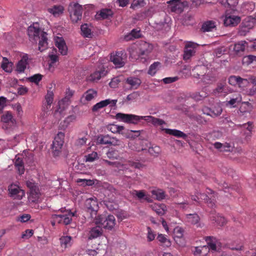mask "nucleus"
Instances as JSON below:
<instances>
[{
    "mask_svg": "<svg viewBox=\"0 0 256 256\" xmlns=\"http://www.w3.org/2000/svg\"><path fill=\"white\" fill-rule=\"evenodd\" d=\"M28 34L30 40L36 41L39 40L38 50L40 52L45 50L48 47L47 34L40 28L38 24H34L30 26L28 30Z\"/></svg>",
    "mask_w": 256,
    "mask_h": 256,
    "instance_id": "f257e3e1",
    "label": "nucleus"
},
{
    "mask_svg": "<svg viewBox=\"0 0 256 256\" xmlns=\"http://www.w3.org/2000/svg\"><path fill=\"white\" fill-rule=\"evenodd\" d=\"M152 50V46L146 42H141L137 48L132 50L130 54L131 57L136 60H140L142 62L148 58V54Z\"/></svg>",
    "mask_w": 256,
    "mask_h": 256,
    "instance_id": "f03ea898",
    "label": "nucleus"
},
{
    "mask_svg": "<svg viewBox=\"0 0 256 256\" xmlns=\"http://www.w3.org/2000/svg\"><path fill=\"white\" fill-rule=\"evenodd\" d=\"M74 216H75L74 212L65 208H62L58 211L57 214H52V218L56 222L68 225L71 222L72 217Z\"/></svg>",
    "mask_w": 256,
    "mask_h": 256,
    "instance_id": "7ed1b4c3",
    "label": "nucleus"
},
{
    "mask_svg": "<svg viewBox=\"0 0 256 256\" xmlns=\"http://www.w3.org/2000/svg\"><path fill=\"white\" fill-rule=\"evenodd\" d=\"M95 218L98 220L96 222L100 223L102 228L111 230L114 228L116 224V218L112 214L108 215V216L100 214L97 216Z\"/></svg>",
    "mask_w": 256,
    "mask_h": 256,
    "instance_id": "20e7f679",
    "label": "nucleus"
},
{
    "mask_svg": "<svg viewBox=\"0 0 256 256\" xmlns=\"http://www.w3.org/2000/svg\"><path fill=\"white\" fill-rule=\"evenodd\" d=\"M145 116H139L132 114L118 113L116 116V120L127 124H138L141 120H144Z\"/></svg>",
    "mask_w": 256,
    "mask_h": 256,
    "instance_id": "39448f33",
    "label": "nucleus"
},
{
    "mask_svg": "<svg viewBox=\"0 0 256 256\" xmlns=\"http://www.w3.org/2000/svg\"><path fill=\"white\" fill-rule=\"evenodd\" d=\"M208 190L210 192V194H212L210 198L207 194L196 192L194 196H191V199L196 202H198L200 199L203 200L207 203L208 206L212 208L214 207L216 205V196L214 192L212 190L209 189Z\"/></svg>",
    "mask_w": 256,
    "mask_h": 256,
    "instance_id": "423d86ee",
    "label": "nucleus"
},
{
    "mask_svg": "<svg viewBox=\"0 0 256 256\" xmlns=\"http://www.w3.org/2000/svg\"><path fill=\"white\" fill-rule=\"evenodd\" d=\"M98 220L96 218L90 223L88 234V239L93 240L102 236L103 234L102 228L100 224L96 222Z\"/></svg>",
    "mask_w": 256,
    "mask_h": 256,
    "instance_id": "0eeeda50",
    "label": "nucleus"
},
{
    "mask_svg": "<svg viewBox=\"0 0 256 256\" xmlns=\"http://www.w3.org/2000/svg\"><path fill=\"white\" fill-rule=\"evenodd\" d=\"M70 19L72 22H78L82 19V6L77 3L71 4L68 8Z\"/></svg>",
    "mask_w": 256,
    "mask_h": 256,
    "instance_id": "6e6552de",
    "label": "nucleus"
},
{
    "mask_svg": "<svg viewBox=\"0 0 256 256\" xmlns=\"http://www.w3.org/2000/svg\"><path fill=\"white\" fill-rule=\"evenodd\" d=\"M169 8L172 12L180 13L184 8L188 7L190 4L188 0H170L167 2Z\"/></svg>",
    "mask_w": 256,
    "mask_h": 256,
    "instance_id": "1a4fd4ad",
    "label": "nucleus"
},
{
    "mask_svg": "<svg viewBox=\"0 0 256 256\" xmlns=\"http://www.w3.org/2000/svg\"><path fill=\"white\" fill-rule=\"evenodd\" d=\"M240 16L234 15L230 10H226L224 20V26L230 27L236 26L240 22Z\"/></svg>",
    "mask_w": 256,
    "mask_h": 256,
    "instance_id": "9d476101",
    "label": "nucleus"
},
{
    "mask_svg": "<svg viewBox=\"0 0 256 256\" xmlns=\"http://www.w3.org/2000/svg\"><path fill=\"white\" fill-rule=\"evenodd\" d=\"M194 76L202 80L204 83L208 84L212 80L207 78L208 74H206L208 72V68L204 66H198L194 68L192 70Z\"/></svg>",
    "mask_w": 256,
    "mask_h": 256,
    "instance_id": "9b49d317",
    "label": "nucleus"
},
{
    "mask_svg": "<svg viewBox=\"0 0 256 256\" xmlns=\"http://www.w3.org/2000/svg\"><path fill=\"white\" fill-rule=\"evenodd\" d=\"M126 56L122 52H118L115 54H112L110 60L114 63L116 68H122L126 64Z\"/></svg>",
    "mask_w": 256,
    "mask_h": 256,
    "instance_id": "f8f14e48",
    "label": "nucleus"
},
{
    "mask_svg": "<svg viewBox=\"0 0 256 256\" xmlns=\"http://www.w3.org/2000/svg\"><path fill=\"white\" fill-rule=\"evenodd\" d=\"M85 206L87 212L90 214L92 218H95L97 216L98 206L96 198H90L87 199L85 202Z\"/></svg>",
    "mask_w": 256,
    "mask_h": 256,
    "instance_id": "ddd939ff",
    "label": "nucleus"
},
{
    "mask_svg": "<svg viewBox=\"0 0 256 256\" xmlns=\"http://www.w3.org/2000/svg\"><path fill=\"white\" fill-rule=\"evenodd\" d=\"M197 46L196 44L192 42H188L186 44L183 54V59L185 61L188 60L194 55Z\"/></svg>",
    "mask_w": 256,
    "mask_h": 256,
    "instance_id": "4468645a",
    "label": "nucleus"
},
{
    "mask_svg": "<svg viewBox=\"0 0 256 256\" xmlns=\"http://www.w3.org/2000/svg\"><path fill=\"white\" fill-rule=\"evenodd\" d=\"M10 196L14 199L21 200L25 195L24 190L16 184H10L8 188Z\"/></svg>",
    "mask_w": 256,
    "mask_h": 256,
    "instance_id": "2eb2a0df",
    "label": "nucleus"
},
{
    "mask_svg": "<svg viewBox=\"0 0 256 256\" xmlns=\"http://www.w3.org/2000/svg\"><path fill=\"white\" fill-rule=\"evenodd\" d=\"M214 147L222 152H238L239 150L234 148V144L232 142H224L222 144L219 142H216L214 144Z\"/></svg>",
    "mask_w": 256,
    "mask_h": 256,
    "instance_id": "dca6fc26",
    "label": "nucleus"
},
{
    "mask_svg": "<svg viewBox=\"0 0 256 256\" xmlns=\"http://www.w3.org/2000/svg\"><path fill=\"white\" fill-rule=\"evenodd\" d=\"M188 222L195 226L197 228H202L204 226V223L200 222V218L197 214H186Z\"/></svg>",
    "mask_w": 256,
    "mask_h": 256,
    "instance_id": "f3484780",
    "label": "nucleus"
},
{
    "mask_svg": "<svg viewBox=\"0 0 256 256\" xmlns=\"http://www.w3.org/2000/svg\"><path fill=\"white\" fill-rule=\"evenodd\" d=\"M54 100V93L52 91L48 90L47 94L45 96V102L43 104L42 110L44 114H47L48 112L50 109L51 104Z\"/></svg>",
    "mask_w": 256,
    "mask_h": 256,
    "instance_id": "a211bd4d",
    "label": "nucleus"
},
{
    "mask_svg": "<svg viewBox=\"0 0 256 256\" xmlns=\"http://www.w3.org/2000/svg\"><path fill=\"white\" fill-rule=\"evenodd\" d=\"M107 71L105 68L103 66L100 68L98 70H96L92 74L88 77V80L91 82H97L100 80L102 77H104L106 74Z\"/></svg>",
    "mask_w": 256,
    "mask_h": 256,
    "instance_id": "6ab92c4d",
    "label": "nucleus"
},
{
    "mask_svg": "<svg viewBox=\"0 0 256 256\" xmlns=\"http://www.w3.org/2000/svg\"><path fill=\"white\" fill-rule=\"evenodd\" d=\"M219 3L224 6L227 10L234 13L238 3V0H219Z\"/></svg>",
    "mask_w": 256,
    "mask_h": 256,
    "instance_id": "aec40b11",
    "label": "nucleus"
},
{
    "mask_svg": "<svg viewBox=\"0 0 256 256\" xmlns=\"http://www.w3.org/2000/svg\"><path fill=\"white\" fill-rule=\"evenodd\" d=\"M1 120L4 123L8 124L10 127L14 126L16 124V120L10 112H4L1 116Z\"/></svg>",
    "mask_w": 256,
    "mask_h": 256,
    "instance_id": "412c9836",
    "label": "nucleus"
},
{
    "mask_svg": "<svg viewBox=\"0 0 256 256\" xmlns=\"http://www.w3.org/2000/svg\"><path fill=\"white\" fill-rule=\"evenodd\" d=\"M248 47V43L245 41H240L234 44L232 46V50L235 54L240 56Z\"/></svg>",
    "mask_w": 256,
    "mask_h": 256,
    "instance_id": "4be33fe9",
    "label": "nucleus"
},
{
    "mask_svg": "<svg viewBox=\"0 0 256 256\" xmlns=\"http://www.w3.org/2000/svg\"><path fill=\"white\" fill-rule=\"evenodd\" d=\"M117 102L116 100H110V99H107L104 100H102L95 105H94L92 108V110L93 112H97L100 109L102 108L108 104H112V106H115Z\"/></svg>",
    "mask_w": 256,
    "mask_h": 256,
    "instance_id": "5701e85b",
    "label": "nucleus"
},
{
    "mask_svg": "<svg viewBox=\"0 0 256 256\" xmlns=\"http://www.w3.org/2000/svg\"><path fill=\"white\" fill-rule=\"evenodd\" d=\"M28 56L27 54L23 55L21 60L16 64V70L20 72H24L28 64Z\"/></svg>",
    "mask_w": 256,
    "mask_h": 256,
    "instance_id": "b1692460",
    "label": "nucleus"
},
{
    "mask_svg": "<svg viewBox=\"0 0 256 256\" xmlns=\"http://www.w3.org/2000/svg\"><path fill=\"white\" fill-rule=\"evenodd\" d=\"M55 43L61 54L66 55L68 52V48L64 40L62 38L57 37L55 40Z\"/></svg>",
    "mask_w": 256,
    "mask_h": 256,
    "instance_id": "393cba45",
    "label": "nucleus"
},
{
    "mask_svg": "<svg viewBox=\"0 0 256 256\" xmlns=\"http://www.w3.org/2000/svg\"><path fill=\"white\" fill-rule=\"evenodd\" d=\"M60 241V246L64 250L70 247L73 243L72 237L68 236H61Z\"/></svg>",
    "mask_w": 256,
    "mask_h": 256,
    "instance_id": "a878e982",
    "label": "nucleus"
},
{
    "mask_svg": "<svg viewBox=\"0 0 256 256\" xmlns=\"http://www.w3.org/2000/svg\"><path fill=\"white\" fill-rule=\"evenodd\" d=\"M208 112H204L208 115L212 117H216L219 116L222 112V109L221 106L217 104L214 106L212 108L206 109Z\"/></svg>",
    "mask_w": 256,
    "mask_h": 256,
    "instance_id": "bb28decb",
    "label": "nucleus"
},
{
    "mask_svg": "<svg viewBox=\"0 0 256 256\" xmlns=\"http://www.w3.org/2000/svg\"><path fill=\"white\" fill-rule=\"evenodd\" d=\"M150 207L159 216H163L166 211V207L164 204H154Z\"/></svg>",
    "mask_w": 256,
    "mask_h": 256,
    "instance_id": "cd10ccee",
    "label": "nucleus"
},
{
    "mask_svg": "<svg viewBox=\"0 0 256 256\" xmlns=\"http://www.w3.org/2000/svg\"><path fill=\"white\" fill-rule=\"evenodd\" d=\"M210 220L212 223H216L217 226H222L226 224V221L225 218L219 214H212L210 217Z\"/></svg>",
    "mask_w": 256,
    "mask_h": 256,
    "instance_id": "c85d7f7f",
    "label": "nucleus"
},
{
    "mask_svg": "<svg viewBox=\"0 0 256 256\" xmlns=\"http://www.w3.org/2000/svg\"><path fill=\"white\" fill-rule=\"evenodd\" d=\"M205 240L207 242L209 250H210L214 252L217 251L216 244L218 240L215 237L212 236H206L204 238Z\"/></svg>",
    "mask_w": 256,
    "mask_h": 256,
    "instance_id": "c756f323",
    "label": "nucleus"
},
{
    "mask_svg": "<svg viewBox=\"0 0 256 256\" xmlns=\"http://www.w3.org/2000/svg\"><path fill=\"white\" fill-rule=\"evenodd\" d=\"M164 131L167 134L174 136L178 138H182L185 140L187 138V135L186 134L178 130L166 128Z\"/></svg>",
    "mask_w": 256,
    "mask_h": 256,
    "instance_id": "7c9ffc66",
    "label": "nucleus"
},
{
    "mask_svg": "<svg viewBox=\"0 0 256 256\" xmlns=\"http://www.w3.org/2000/svg\"><path fill=\"white\" fill-rule=\"evenodd\" d=\"M193 252L195 256H205L209 252V248L206 246H196L194 248V250Z\"/></svg>",
    "mask_w": 256,
    "mask_h": 256,
    "instance_id": "2f4dec72",
    "label": "nucleus"
},
{
    "mask_svg": "<svg viewBox=\"0 0 256 256\" xmlns=\"http://www.w3.org/2000/svg\"><path fill=\"white\" fill-rule=\"evenodd\" d=\"M126 82L130 86L131 89H137L140 86L142 82L138 78L130 77L126 79Z\"/></svg>",
    "mask_w": 256,
    "mask_h": 256,
    "instance_id": "473e14b6",
    "label": "nucleus"
},
{
    "mask_svg": "<svg viewBox=\"0 0 256 256\" xmlns=\"http://www.w3.org/2000/svg\"><path fill=\"white\" fill-rule=\"evenodd\" d=\"M152 196H154V198L158 201L162 200L166 198V194L164 191L162 189H154L151 191Z\"/></svg>",
    "mask_w": 256,
    "mask_h": 256,
    "instance_id": "72a5a7b5",
    "label": "nucleus"
},
{
    "mask_svg": "<svg viewBox=\"0 0 256 256\" xmlns=\"http://www.w3.org/2000/svg\"><path fill=\"white\" fill-rule=\"evenodd\" d=\"M48 12L54 16H58L63 13L64 8L60 5H55L52 8H48Z\"/></svg>",
    "mask_w": 256,
    "mask_h": 256,
    "instance_id": "f704fd0d",
    "label": "nucleus"
},
{
    "mask_svg": "<svg viewBox=\"0 0 256 256\" xmlns=\"http://www.w3.org/2000/svg\"><path fill=\"white\" fill-rule=\"evenodd\" d=\"M216 22L213 20H208L205 22L202 26V30L203 32H212L216 29Z\"/></svg>",
    "mask_w": 256,
    "mask_h": 256,
    "instance_id": "c9c22d12",
    "label": "nucleus"
},
{
    "mask_svg": "<svg viewBox=\"0 0 256 256\" xmlns=\"http://www.w3.org/2000/svg\"><path fill=\"white\" fill-rule=\"evenodd\" d=\"M64 142V141L62 140L57 141L56 140H54L52 145V149L54 155L58 156L63 146Z\"/></svg>",
    "mask_w": 256,
    "mask_h": 256,
    "instance_id": "e433bc0d",
    "label": "nucleus"
},
{
    "mask_svg": "<svg viewBox=\"0 0 256 256\" xmlns=\"http://www.w3.org/2000/svg\"><path fill=\"white\" fill-rule=\"evenodd\" d=\"M146 118L144 120H147L148 122H152L155 126H162L164 124V122L160 118L153 117L152 116H144Z\"/></svg>",
    "mask_w": 256,
    "mask_h": 256,
    "instance_id": "4c0bfd02",
    "label": "nucleus"
},
{
    "mask_svg": "<svg viewBox=\"0 0 256 256\" xmlns=\"http://www.w3.org/2000/svg\"><path fill=\"white\" fill-rule=\"evenodd\" d=\"M14 166L16 168L20 174H22L24 173V164L22 160L20 158L16 157V161L14 162Z\"/></svg>",
    "mask_w": 256,
    "mask_h": 256,
    "instance_id": "58836bf2",
    "label": "nucleus"
},
{
    "mask_svg": "<svg viewBox=\"0 0 256 256\" xmlns=\"http://www.w3.org/2000/svg\"><path fill=\"white\" fill-rule=\"evenodd\" d=\"M108 129L112 133H118L124 134L123 130H124V126L111 124L108 126Z\"/></svg>",
    "mask_w": 256,
    "mask_h": 256,
    "instance_id": "ea45409f",
    "label": "nucleus"
},
{
    "mask_svg": "<svg viewBox=\"0 0 256 256\" xmlns=\"http://www.w3.org/2000/svg\"><path fill=\"white\" fill-rule=\"evenodd\" d=\"M226 86V83L225 82L218 83L216 88L213 90L214 94L216 95L220 93L225 92Z\"/></svg>",
    "mask_w": 256,
    "mask_h": 256,
    "instance_id": "a19ab883",
    "label": "nucleus"
},
{
    "mask_svg": "<svg viewBox=\"0 0 256 256\" xmlns=\"http://www.w3.org/2000/svg\"><path fill=\"white\" fill-rule=\"evenodd\" d=\"M97 96V92L92 89L88 90L83 95L87 101H90Z\"/></svg>",
    "mask_w": 256,
    "mask_h": 256,
    "instance_id": "79ce46f5",
    "label": "nucleus"
},
{
    "mask_svg": "<svg viewBox=\"0 0 256 256\" xmlns=\"http://www.w3.org/2000/svg\"><path fill=\"white\" fill-rule=\"evenodd\" d=\"M81 30L84 36L88 38L92 37V33L91 29L88 28L86 24H84L81 26Z\"/></svg>",
    "mask_w": 256,
    "mask_h": 256,
    "instance_id": "37998d69",
    "label": "nucleus"
},
{
    "mask_svg": "<svg viewBox=\"0 0 256 256\" xmlns=\"http://www.w3.org/2000/svg\"><path fill=\"white\" fill-rule=\"evenodd\" d=\"M113 12L110 9H102V10L98 14L102 19L109 18L112 16Z\"/></svg>",
    "mask_w": 256,
    "mask_h": 256,
    "instance_id": "c03bdc74",
    "label": "nucleus"
},
{
    "mask_svg": "<svg viewBox=\"0 0 256 256\" xmlns=\"http://www.w3.org/2000/svg\"><path fill=\"white\" fill-rule=\"evenodd\" d=\"M157 239L161 243L162 245L164 246L168 247L171 245L170 241L162 234H159Z\"/></svg>",
    "mask_w": 256,
    "mask_h": 256,
    "instance_id": "a18cd8bd",
    "label": "nucleus"
},
{
    "mask_svg": "<svg viewBox=\"0 0 256 256\" xmlns=\"http://www.w3.org/2000/svg\"><path fill=\"white\" fill-rule=\"evenodd\" d=\"M140 130H128L126 132H124V134L122 135L128 138H135L140 136Z\"/></svg>",
    "mask_w": 256,
    "mask_h": 256,
    "instance_id": "49530a36",
    "label": "nucleus"
},
{
    "mask_svg": "<svg viewBox=\"0 0 256 256\" xmlns=\"http://www.w3.org/2000/svg\"><path fill=\"white\" fill-rule=\"evenodd\" d=\"M242 62L246 65L256 64V56L251 54L245 56L243 58Z\"/></svg>",
    "mask_w": 256,
    "mask_h": 256,
    "instance_id": "de8ad7c7",
    "label": "nucleus"
},
{
    "mask_svg": "<svg viewBox=\"0 0 256 256\" xmlns=\"http://www.w3.org/2000/svg\"><path fill=\"white\" fill-rule=\"evenodd\" d=\"M207 96V93L203 90L200 92H194L191 95V96L196 100H200Z\"/></svg>",
    "mask_w": 256,
    "mask_h": 256,
    "instance_id": "09e8293b",
    "label": "nucleus"
},
{
    "mask_svg": "<svg viewBox=\"0 0 256 256\" xmlns=\"http://www.w3.org/2000/svg\"><path fill=\"white\" fill-rule=\"evenodd\" d=\"M140 30H132L131 32L129 34L125 36L124 39L126 41H128V40H130L132 39L133 38H138L140 37Z\"/></svg>",
    "mask_w": 256,
    "mask_h": 256,
    "instance_id": "8fccbe9b",
    "label": "nucleus"
},
{
    "mask_svg": "<svg viewBox=\"0 0 256 256\" xmlns=\"http://www.w3.org/2000/svg\"><path fill=\"white\" fill-rule=\"evenodd\" d=\"M160 63L159 62H154L152 64L148 70V74L151 76H154L157 70L160 67Z\"/></svg>",
    "mask_w": 256,
    "mask_h": 256,
    "instance_id": "3c124183",
    "label": "nucleus"
},
{
    "mask_svg": "<svg viewBox=\"0 0 256 256\" xmlns=\"http://www.w3.org/2000/svg\"><path fill=\"white\" fill-rule=\"evenodd\" d=\"M140 141L138 140L134 142H130L128 143V147L133 150H136L138 152H140L144 148H140L138 146L140 144Z\"/></svg>",
    "mask_w": 256,
    "mask_h": 256,
    "instance_id": "603ef678",
    "label": "nucleus"
},
{
    "mask_svg": "<svg viewBox=\"0 0 256 256\" xmlns=\"http://www.w3.org/2000/svg\"><path fill=\"white\" fill-rule=\"evenodd\" d=\"M86 162H92L98 158V155L96 152H92L84 156Z\"/></svg>",
    "mask_w": 256,
    "mask_h": 256,
    "instance_id": "864d4df0",
    "label": "nucleus"
},
{
    "mask_svg": "<svg viewBox=\"0 0 256 256\" xmlns=\"http://www.w3.org/2000/svg\"><path fill=\"white\" fill-rule=\"evenodd\" d=\"M140 93L139 92H134L126 96V102L136 100L140 97Z\"/></svg>",
    "mask_w": 256,
    "mask_h": 256,
    "instance_id": "5fc2aeb1",
    "label": "nucleus"
},
{
    "mask_svg": "<svg viewBox=\"0 0 256 256\" xmlns=\"http://www.w3.org/2000/svg\"><path fill=\"white\" fill-rule=\"evenodd\" d=\"M241 24L250 30L254 27V22L252 18H246Z\"/></svg>",
    "mask_w": 256,
    "mask_h": 256,
    "instance_id": "6e6d98bb",
    "label": "nucleus"
},
{
    "mask_svg": "<svg viewBox=\"0 0 256 256\" xmlns=\"http://www.w3.org/2000/svg\"><path fill=\"white\" fill-rule=\"evenodd\" d=\"M3 62L1 64L2 68L6 72H10L12 68H10V64L8 62V60L6 58H3Z\"/></svg>",
    "mask_w": 256,
    "mask_h": 256,
    "instance_id": "4d7b16f0",
    "label": "nucleus"
},
{
    "mask_svg": "<svg viewBox=\"0 0 256 256\" xmlns=\"http://www.w3.org/2000/svg\"><path fill=\"white\" fill-rule=\"evenodd\" d=\"M110 140L107 136H100L98 138V142L103 144H110Z\"/></svg>",
    "mask_w": 256,
    "mask_h": 256,
    "instance_id": "13d9d810",
    "label": "nucleus"
},
{
    "mask_svg": "<svg viewBox=\"0 0 256 256\" xmlns=\"http://www.w3.org/2000/svg\"><path fill=\"white\" fill-rule=\"evenodd\" d=\"M132 194L133 195H135L136 196L138 199L144 198L146 196V193H145V191L144 190H134L132 192Z\"/></svg>",
    "mask_w": 256,
    "mask_h": 256,
    "instance_id": "bf43d9fd",
    "label": "nucleus"
},
{
    "mask_svg": "<svg viewBox=\"0 0 256 256\" xmlns=\"http://www.w3.org/2000/svg\"><path fill=\"white\" fill-rule=\"evenodd\" d=\"M42 78V76L40 74H36L30 76L29 78V80L31 82L38 84L39 82L41 80Z\"/></svg>",
    "mask_w": 256,
    "mask_h": 256,
    "instance_id": "052dcab7",
    "label": "nucleus"
},
{
    "mask_svg": "<svg viewBox=\"0 0 256 256\" xmlns=\"http://www.w3.org/2000/svg\"><path fill=\"white\" fill-rule=\"evenodd\" d=\"M240 76H232L228 78V82L232 86L238 84Z\"/></svg>",
    "mask_w": 256,
    "mask_h": 256,
    "instance_id": "680f3d73",
    "label": "nucleus"
},
{
    "mask_svg": "<svg viewBox=\"0 0 256 256\" xmlns=\"http://www.w3.org/2000/svg\"><path fill=\"white\" fill-rule=\"evenodd\" d=\"M74 91L70 90V88L67 89L66 92V96L62 100L64 102H68L74 95Z\"/></svg>",
    "mask_w": 256,
    "mask_h": 256,
    "instance_id": "e2e57ef3",
    "label": "nucleus"
},
{
    "mask_svg": "<svg viewBox=\"0 0 256 256\" xmlns=\"http://www.w3.org/2000/svg\"><path fill=\"white\" fill-rule=\"evenodd\" d=\"M250 30H249L246 27L241 24L239 28L238 34L240 36H244L247 34L248 32H249Z\"/></svg>",
    "mask_w": 256,
    "mask_h": 256,
    "instance_id": "0e129e2a",
    "label": "nucleus"
},
{
    "mask_svg": "<svg viewBox=\"0 0 256 256\" xmlns=\"http://www.w3.org/2000/svg\"><path fill=\"white\" fill-rule=\"evenodd\" d=\"M240 102V98H232L230 100L227 102L226 104V106H230L232 107H234L236 106V104Z\"/></svg>",
    "mask_w": 256,
    "mask_h": 256,
    "instance_id": "69168bd1",
    "label": "nucleus"
},
{
    "mask_svg": "<svg viewBox=\"0 0 256 256\" xmlns=\"http://www.w3.org/2000/svg\"><path fill=\"white\" fill-rule=\"evenodd\" d=\"M34 234V232L32 230H25L22 236V238L28 239L31 237Z\"/></svg>",
    "mask_w": 256,
    "mask_h": 256,
    "instance_id": "338daca9",
    "label": "nucleus"
},
{
    "mask_svg": "<svg viewBox=\"0 0 256 256\" xmlns=\"http://www.w3.org/2000/svg\"><path fill=\"white\" fill-rule=\"evenodd\" d=\"M178 76H174V77H168L162 80V81L164 84H170L173 82H174L178 80Z\"/></svg>",
    "mask_w": 256,
    "mask_h": 256,
    "instance_id": "774afa93",
    "label": "nucleus"
}]
</instances>
